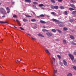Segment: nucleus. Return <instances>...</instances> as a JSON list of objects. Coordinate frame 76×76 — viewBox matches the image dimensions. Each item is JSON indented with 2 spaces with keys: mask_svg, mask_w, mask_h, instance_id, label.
I'll return each instance as SVG.
<instances>
[{
  "mask_svg": "<svg viewBox=\"0 0 76 76\" xmlns=\"http://www.w3.org/2000/svg\"><path fill=\"white\" fill-rule=\"evenodd\" d=\"M0 12L3 14H5L6 13V11L3 8H0Z\"/></svg>",
  "mask_w": 76,
  "mask_h": 76,
  "instance_id": "nucleus-1",
  "label": "nucleus"
},
{
  "mask_svg": "<svg viewBox=\"0 0 76 76\" xmlns=\"http://www.w3.org/2000/svg\"><path fill=\"white\" fill-rule=\"evenodd\" d=\"M69 56L70 58H71V60L73 61L74 59H75V58L73 55H72V54L69 53Z\"/></svg>",
  "mask_w": 76,
  "mask_h": 76,
  "instance_id": "nucleus-2",
  "label": "nucleus"
},
{
  "mask_svg": "<svg viewBox=\"0 0 76 76\" xmlns=\"http://www.w3.org/2000/svg\"><path fill=\"white\" fill-rule=\"evenodd\" d=\"M46 34H47L48 37H50L53 35V34L51 33H46Z\"/></svg>",
  "mask_w": 76,
  "mask_h": 76,
  "instance_id": "nucleus-3",
  "label": "nucleus"
},
{
  "mask_svg": "<svg viewBox=\"0 0 76 76\" xmlns=\"http://www.w3.org/2000/svg\"><path fill=\"white\" fill-rule=\"evenodd\" d=\"M63 61L64 64L65 66H67V62H66V61H65L64 60H63Z\"/></svg>",
  "mask_w": 76,
  "mask_h": 76,
  "instance_id": "nucleus-4",
  "label": "nucleus"
},
{
  "mask_svg": "<svg viewBox=\"0 0 76 76\" xmlns=\"http://www.w3.org/2000/svg\"><path fill=\"white\" fill-rule=\"evenodd\" d=\"M52 20H53V21H54V22H58V20L54 18L52 19Z\"/></svg>",
  "mask_w": 76,
  "mask_h": 76,
  "instance_id": "nucleus-5",
  "label": "nucleus"
},
{
  "mask_svg": "<svg viewBox=\"0 0 76 76\" xmlns=\"http://www.w3.org/2000/svg\"><path fill=\"white\" fill-rule=\"evenodd\" d=\"M0 23H8V22H3V21H0Z\"/></svg>",
  "mask_w": 76,
  "mask_h": 76,
  "instance_id": "nucleus-6",
  "label": "nucleus"
},
{
  "mask_svg": "<svg viewBox=\"0 0 76 76\" xmlns=\"http://www.w3.org/2000/svg\"><path fill=\"white\" fill-rule=\"evenodd\" d=\"M50 13L51 15H53V16H55V15H56V13L54 12H52Z\"/></svg>",
  "mask_w": 76,
  "mask_h": 76,
  "instance_id": "nucleus-7",
  "label": "nucleus"
},
{
  "mask_svg": "<svg viewBox=\"0 0 76 76\" xmlns=\"http://www.w3.org/2000/svg\"><path fill=\"white\" fill-rule=\"evenodd\" d=\"M40 22L42 23H46V22L42 20H40Z\"/></svg>",
  "mask_w": 76,
  "mask_h": 76,
  "instance_id": "nucleus-8",
  "label": "nucleus"
},
{
  "mask_svg": "<svg viewBox=\"0 0 76 76\" xmlns=\"http://www.w3.org/2000/svg\"><path fill=\"white\" fill-rule=\"evenodd\" d=\"M45 51H46V53H47L48 54V55H50V53L49 52V51H48V50H45Z\"/></svg>",
  "mask_w": 76,
  "mask_h": 76,
  "instance_id": "nucleus-9",
  "label": "nucleus"
},
{
  "mask_svg": "<svg viewBox=\"0 0 76 76\" xmlns=\"http://www.w3.org/2000/svg\"><path fill=\"white\" fill-rule=\"evenodd\" d=\"M31 21L34 22H37V20L35 19H31Z\"/></svg>",
  "mask_w": 76,
  "mask_h": 76,
  "instance_id": "nucleus-10",
  "label": "nucleus"
},
{
  "mask_svg": "<svg viewBox=\"0 0 76 76\" xmlns=\"http://www.w3.org/2000/svg\"><path fill=\"white\" fill-rule=\"evenodd\" d=\"M37 28V25L36 24H35L33 27V28L34 29H36Z\"/></svg>",
  "mask_w": 76,
  "mask_h": 76,
  "instance_id": "nucleus-11",
  "label": "nucleus"
},
{
  "mask_svg": "<svg viewBox=\"0 0 76 76\" xmlns=\"http://www.w3.org/2000/svg\"><path fill=\"white\" fill-rule=\"evenodd\" d=\"M70 6L71 7H73V8H74V7H75V6L74 5V4H70Z\"/></svg>",
  "mask_w": 76,
  "mask_h": 76,
  "instance_id": "nucleus-12",
  "label": "nucleus"
},
{
  "mask_svg": "<svg viewBox=\"0 0 76 76\" xmlns=\"http://www.w3.org/2000/svg\"><path fill=\"white\" fill-rule=\"evenodd\" d=\"M54 9H58V6H54Z\"/></svg>",
  "mask_w": 76,
  "mask_h": 76,
  "instance_id": "nucleus-13",
  "label": "nucleus"
},
{
  "mask_svg": "<svg viewBox=\"0 0 76 76\" xmlns=\"http://www.w3.org/2000/svg\"><path fill=\"white\" fill-rule=\"evenodd\" d=\"M70 42L72 44V45H76V44L73 42L71 41Z\"/></svg>",
  "mask_w": 76,
  "mask_h": 76,
  "instance_id": "nucleus-14",
  "label": "nucleus"
},
{
  "mask_svg": "<svg viewBox=\"0 0 76 76\" xmlns=\"http://www.w3.org/2000/svg\"><path fill=\"white\" fill-rule=\"evenodd\" d=\"M70 38L72 39H75V37L73 36H70Z\"/></svg>",
  "mask_w": 76,
  "mask_h": 76,
  "instance_id": "nucleus-15",
  "label": "nucleus"
},
{
  "mask_svg": "<svg viewBox=\"0 0 76 76\" xmlns=\"http://www.w3.org/2000/svg\"><path fill=\"white\" fill-rule=\"evenodd\" d=\"M51 31L52 32H54V33L56 32V29H53L51 30Z\"/></svg>",
  "mask_w": 76,
  "mask_h": 76,
  "instance_id": "nucleus-16",
  "label": "nucleus"
},
{
  "mask_svg": "<svg viewBox=\"0 0 76 76\" xmlns=\"http://www.w3.org/2000/svg\"><path fill=\"white\" fill-rule=\"evenodd\" d=\"M31 0H25V2H28V3H30L31 2Z\"/></svg>",
  "mask_w": 76,
  "mask_h": 76,
  "instance_id": "nucleus-17",
  "label": "nucleus"
},
{
  "mask_svg": "<svg viewBox=\"0 0 76 76\" xmlns=\"http://www.w3.org/2000/svg\"><path fill=\"white\" fill-rule=\"evenodd\" d=\"M60 9H64V7L62 6H61L60 7Z\"/></svg>",
  "mask_w": 76,
  "mask_h": 76,
  "instance_id": "nucleus-18",
  "label": "nucleus"
},
{
  "mask_svg": "<svg viewBox=\"0 0 76 76\" xmlns=\"http://www.w3.org/2000/svg\"><path fill=\"white\" fill-rule=\"evenodd\" d=\"M42 31L43 32H48V30L45 29H42Z\"/></svg>",
  "mask_w": 76,
  "mask_h": 76,
  "instance_id": "nucleus-19",
  "label": "nucleus"
},
{
  "mask_svg": "<svg viewBox=\"0 0 76 76\" xmlns=\"http://www.w3.org/2000/svg\"><path fill=\"white\" fill-rule=\"evenodd\" d=\"M72 13L73 15H76V11H73Z\"/></svg>",
  "mask_w": 76,
  "mask_h": 76,
  "instance_id": "nucleus-20",
  "label": "nucleus"
},
{
  "mask_svg": "<svg viewBox=\"0 0 76 76\" xmlns=\"http://www.w3.org/2000/svg\"><path fill=\"white\" fill-rule=\"evenodd\" d=\"M39 7H43L44 6V4H39Z\"/></svg>",
  "mask_w": 76,
  "mask_h": 76,
  "instance_id": "nucleus-21",
  "label": "nucleus"
},
{
  "mask_svg": "<svg viewBox=\"0 0 76 76\" xmlns=\"http://www.w3.org/2000/svg\"><path fill=\"white\" fill-rule=\"evenodd\" d=\"M38 36H39V37H44V36L41 34H38Z\"/></svg>",
  "mask_w": 76,
  "mask_h": 76,
  "instance_id": "nucleus-22",
  "label": "nucleus"
},
{
  "mask_svg": "<svg viewBox=\"0 0 76 76\" xmlns=\"http://www.w3.org/2000/svg\"><path fill=\"white\" fill-rule=\"evenodd\" d=\"M67 76H72V74L71 73H69L67 75Z\"/></svg>",
  "mask_w": 76,
  "mask_h": 76,
  "instance_id": "nucleus-23",
  "label": "nucleus"
},
{
  "mask_svg": "<svg viewBox=\"0 0 76 76\" xmlns=\"http://www.w3.org/2000/svg\"><path fill=\"white\" fill-rule=\"evenodd\" d=\"M63 42L64 44H67V42H66V41L65 40H63Z\"/></svg>",
  "mask_w": 76,
  "mask_h": 76,
  "instance_id": "nucleus-24",
  "label": "nucleus"
},
{
  "mask_svg": "<svg viewBox=\"0 0 76 76\" xmlns=\"http://www.w3.org/2000/svg\"><path fill=\"white\" fill-rule=\"evenodd\" d=\"M50 7L52 9H54V6H53V5H51Z\"/></svg>",
  "mask_w": 76,
  "mask_h": 76,
  "instance_id": "nucleus-25",
  "label": "nucleus"
},
{
  "mask_svg": "<svg viewBox=\"0 0 76 76\" xmlns=\"http://www.w3.org/2000/svg\"><path fill=\"white\" fill-rule=\"evenodd\" d=\"M50 1L53 3H55V1H54V0H50Z\"/></svg>",
  "mask_w": 76,
  "mask_h": 76,
  "instance_id": "nucleus-26",
  "label": "nucleus"
},
{
  "mask_svg": "<svg viewBox=\"0 0 76 76\" xmlns=\"http://www.w3.org/2000/svg\"><path fill=\"white\" fill-rule=\"evenodd\" d=\"M69 10H70V11H72V10H74V9L72 8H69Z\"/></svg>",
  "mask_w": 76,
  "mask_h": 76,
  "instance_id": "nucleus-27",
  "label": "nucleus"
},
{
  "mask_svg": "<svg viewBox=\"0 0 76 76\" xmlns=\"http://www.w3.org/2000/svg\"><path fill=\"white\" fill-rule=\"evenodd\" d=\"M57 56L59 58V59H60V58H61V56H60L59 55H57Z\"/></svg>",
  "mask_w": 76,
  "mask_h": 76,
  "instance_id": "nucleus-28",
  "label": "nucleus"
},
{
  "mask_svg": "<svg viewBox=\"0 0 76 76\" xmlns=\"http://www.w3.org/2000/svg\"><path fill=\"white\" fill-rule=\"evenodd\" d=\"M25 16L26 17H28V18H31V16L29 15H25Z\"/></svg>",
  "mask_w": 76,
  "mask_h": 76,
  "instance_id": "nucleus-29",
  "label": "nucleus"
},
{
  "mask_svg": "<svg viewBox=\"0 0 76 76\" xmlns=\"http://www.w3.org/2000/svg\"><path fill=\"white\" fill-rule=\"evenodd\" d=\"M33 4H37L38 3H37L36 2H33Z\"/></svg>",
  "mask_w": 76,
  "mask_h": 76,
  "instance_id": "nucleus-30",
  "label": "nucleus"
},
{
  "mask_svg": "<svg viewBox=\"0 0 76 76\" xmlns=\"http://www.w3.org/2000/svg\"><path fill=\"white\" fill-rule=\"evenodd\" d=\"M64 31H67V28H66L64 27Z\"/></svg>",
  "mask_w": 76,
  "mask_h": 76,
  "instance_id": "nucleus-31",
  "label": "nucleus"
},
{
  "mask_svg": "<svg viewBox=\"0 0 76 76\" xmlns=\"http://www.w3.org/2000/svg\"><path fill=\"white\" fill-rule=\"evenodd\" d=\"M69 20L71 22H73L74 20L72 19H70Z\"/></svg>",
  "mask_w": 76,
  "mask_h": 76,
  "instance_id": "nucleus-32",
  "label": "nucleus"
},
{
  "mask_svg": "<svg viewBox=\"0 0 76 76\" xmlns=\"http://www.w3.org/2000/svg\"><path fill=\"white\" fill-rule=\"evenodd\" d=\"M23 20L24 22H26V21H27V20L25 19H23Z\"/></svg>",
  "mask_w": 76,
  "mask_h": 76,
  "instance_id": "nucleus-33",
  "label": "nucleus"
},
{
  "mask_svg": "<svg viewBox=\"0 0 76 76\" xmlns=\"http://www.w3.org/2000/svg\"><path fill=\"white\" fill-rule=\"evenodd\" d=\"M73 68L75 70H76V66H73Z\"/></svg>",
  "mask_w": 76,
  "mask_h": 76,
  "instance_id": "nucleus-34",
  "label": "nucleus"
},
{
  "mask_svg": "<svg viewBox=\"0 0 76 76\" xmlns=\"http://www.w3.org/2000/svg\"><path fill=\"white\" fill-rule=\"evenodd\" d=\"M13 18H17V16L16 15H13Z\"/></svg>",
  "mask_w": 76,
  "mask_h": 76,
  "instance_id": "nucleus-35",
  "label": "nucleus"
},
{
  "mask_svg": "<svg viewBox=\"0 0 76 76\" xmlns=\"http://www.w3.org/2000/svg\"><path fill=\"white\" fill-rule=\"evenodd\" d=\"M71 3H75V1L73 0L71 1Z\"/></svg>",
  "mask_w": 76,
  "mask_h": 76,
  "instance_id": "nucleus-36",
  "label": "nucleus"
},
{
  "mask_svg": "<svg viewBox=\"0 0 76 76\" xmlns=\"http://www.w3.org/2000/svg\"><path fill=\"white\" fill-rule=\"evenodd\" d=\"M64 13L66 15H67V11H65L64 12Z\"/></svg>",
  "mask_w": 76,
  "mask_h": 76,
  "instance_id": "nucleus-37",
  "label": "nucleus"
},
{
  "mask_svg": "<svg viewBox=\"0 0 76 76\" xmlns=\"http://www.w3.org/2000/svg\"><path fill=\"white\" fill-rule=\"evenodd\" d=\"M40 17H44V15L43 14H42L40 15Z\"/></svg>",
  "mask_w": 76,
  "mask_h": 76,
  "instance_id": "nucleus-38",
  "label": "nucleus"
},
{
  "mask_svg": "<svg viewBox=\"0 0 76 76\" xmlns=\"http://www.w3.org/2000/svg\"><path fill=\"white\" fill-rule=\"evenodd\" d=\"M31 38L32 39H33V40H34V41H35V40H36V39L33 38L32 37H31Z\"/></svg>",
  "mask_w": 76,
  "mask_h": 76,
  "instance_id": "nucleus-39",
  "label": "nucleus"
},
{
  "mask_svg": "<svg viewBox=\"0 0 76 76\" xmlns=\"http://www.w3.org/2000/svg\"><path fill=\"white\" fill-rule=\"evenodd\" d=\"M16 21L17 22V23L19 25V21H18V20H16Z\"/></svg>",
  "mask_w": 76,
  "mask_h": 76,
  "instance_id": "nucleus-40",
  "label": "nucleus"
},
{
  "mask_svg": "<svg viewBox=\"0 0 76 76\" xmlns=\"http://www.w3.org/2000/svg\"><path fill=\"white\" fill-rule=\"evenodd\" d=\"M57 31H58V32H59L60 33H61V31L60 30H58Z\"/></svg>",
  "mask_w": 76,
  "mask_h": 76,
  "instance_id": "nucleus-41",
  "label": "nucleus"
},
{
  "mask_svg": "<svg viewBox=\"0 0 76 76\" xmlns=\"http://www.w3.org/2000/svg\"><path fill=\"white\" fill-rule=\"evenodd\" d=\"M52 59L54 62H55V61H56V59H55L54 58H53Z\"/></svg>",
  "mask_w": 76,
  "mask_h": 76,
  "instance_id": "nucleus-42",
  "label": "nucleus"
},
{
  "mask_svg": "<svg viewBox=\"0 0 76 76\" xmlns=\"http://www.w3.org/2000/svg\"><path fill=\"white\" fill-rule=\"evenodd\" d=\"M57 72V70H54V73H56Z\"/></svg>",
  "mask_w": 76,
  "mask_h": 76,
  "instance_id": "nucleus-43",
  "label": "nucleus"
},
{
  "mask_svg": "<svg viewBox=\"0 0 76 76\" xmlns=\"http://www.w3.org/2000/svg\"><path fill=\"white\" fill-rule=\"evenodd\" d=\"M6 9L7 10H10V9H9V8L8 7H7Z\"/></svg>",
  "mask_w": 76,
  "mask_h": 76,
  "instance_id": "nucleus-44",
  "label": "nucleus"
},
{
  "mask_svg": "<svg viewBox=\"0 0 76 76\" xmlns=\"http://www.w3.org/2000/svg\"><path fill=\"white\" fill-rule=\"evenodd\" d=\"M20 28L21 29V30H23V31H24V29L23 28L21 27H20Z\"/></svg>",
  "mask_w": 76,
  "mask_h": 76,
  "instance_id": "nucleus-45",
  "label": "nucleus"
},
{
  "mask_svg": "<svg viewBox=\"0 0 76 76\" xmlns=\"http://www.w3.org/2000/svg\"><path fill=\"white\" fill-rule=\"evenodd\" d=\"M58 1H59V2H61V1H63L62 0H58Z\"/></svg>",
  "mask_w": 76,
  "mask_h": 76,
  "instance_id": "nucleus-46",
  "label": "nucleus"
},
{
  "mask_svg": "<svg viewBox=\"0 0 76 76\" xmlns=\"http://www.w3.org/2000/svg\"><path fill=\"white\" fill-rule=\"evenodd\" d=\"M59 26H60V27H62V26H63V24H60L59 25Z\"/></svg>",
  "mask_w": 76,
  "mask_h": 76,
  "instance_id": "nucleus-47",
  "label": "nucleus"
},
{
  "mask_svg": "<svg viewBox=\"0 0 76 76\" xmlns=\"http://www.w3.org/2000/svg\"><path fill=\"white\" fill-rule=\"evenodd\" d=\"M10 12V10H7V13H9V12Z\"/></svg>",
  "mask_w": 76,
  "mask_h": 76,
  "instance_id": "nucleus-48",
  "label": "nucleus"
},
{
  "mask_svg": "<svg viewBox=\"0 0 76 76\" xmlns=\"http://www.w3.org/2000/svg\"><path fill=\"white\" fill-rule=\"evenodd\" d=\"M59 64H61V65H62L63 64V63L61 62H60L59 63Z\"/></svg>",
  "mask_w": 76,
  "mask_h": 76,
  "instance_id": "nucleus-49",
  "label": "nucleus"
},
{
  "mask_svg": "<svg viewBox=\"0 0 76 76\" xmlns=\"http://www.w3.org/2000/svg\"><path fill=\"white\" fill-rule=\"evenodd\" d=\"M16 62L18 64V63H19V61H18V60H17V61Z\"/></svg>",
  "mask_w": 76,
  "mask_h": 76,
  "instance_id": "nucleus-50",
  "label": "nucleus"
},
{
  "mask_svg": "<svg viewBox=\"0 0 76 76\" xmlns=\"http://www.w3.org/2000/svg\"><path fill=\"white\" fill-rule=\"evenodd\" d=\"M43 10H45V8L44 7H42L41 8Z\"/></svg>",
  "mask_w": 76,
  "mask_h": 76,
  "instance_id": "nucleus-51",
  "label": "nucleus"
},
{
  "mask_svg": "<svg viewBox=\"0 0 76 76\" xmlns=\"http://www.w3.org/2000/svg\"><path fill=\"white\" fill-rule=\"evenodd\" d=\"M74 54H75V55H76V52H75L74 53Z\"/></svg>",
  "mask_w": 76,
  "mask_h": 76,
  "instance_id": "nucleus-52",
  "label": "nucleus"
},
{
  "mask_svg": "<svg viewBox=\"0 0 76 76\" xmlns=\"http://www.w3.org/2000/svg\"><path fill=\"white\" fill-rule=\"evenodd\" d=\"M73 62H74V63H76V60H74V61Z\"/></svg>",
  "mask_w": 76,
  "mask_h": 76,
  "instance_id": "nucleus-53",
  "label": "nucleus"
},
{
  "mask_svg": "<svg viewBox=\"0 0 76 76\" xmlns=\"http://www.w3.org/2000/svg\"><path fill=\"white\" fill-rule=\"evenodd\" d=\"M2 18H5V16H2Z\"/></svg>",
  "mask_w": 76,
  "mask_h": 76,
  "instance_id": "nucleus-54",
  "label": "nucleus"
},
{
  "mask_svg": "<svg viewBox=\"0 0 76 76\" xmlns=\"http://www.w3.org/2000/svg\"><path fill=\"white\" fill-rule=\"evenodd\" d=\"M33 7H36V6H35V5H33Z\"/></svg>",
  "mask_w": 76,
  "mask_h": 76,
  "instance_id": "nucleus-55",
  "label": "nucleus"
},
{
  "mask_svg": "<svg viewBox=\"0 0 76 76\" xmlns=\"http://www.w3.org/2000/svg\"><path fill=\"white\" fill-rule=\"evenodd\" d=\"M32 13L34 15H35V12H32Z\"/></svg>",
  "mask_w": 76,
  "mask_h": 76,
  "instance_id": "nucleus-56",
  "label": "nucleus"
},
{
  "mask_svg": "<svg viewBox=\"0 0 76 76\" xmlns=\"http://www.w3.org/2000/svg\"><path fill=\"white\" fill-rule=\"evenodd\" d=\"M14 3H15V2H12V4H13Z\"/></svg>",
  "mask_w": 76,
  "mask_h": 76,
  "instance_id": "nucleus-57",
  "label": "nucleus"
},
{
  "mask_svg": "<svg viewBox=\"0 0 76 76\" xmlns=\"http://www.w3.org/2000/svg\"><path fill=\"white\" fill-rule=\"evenodd\" d=\"M43 28H45V27L43 26Z\"/></svg>",
  "mask_w": 76,
  "mask_h": 76,
  "instance_id": "nucleus-58",
  "label": "nucleus"
},
{
  "mask_svg": "<svg viewBox=\"0 0 76 76\" xmlns=\"http://www.w3.org/2000/svg\"><path fill=\"white\" fill-rule=\"evenodd\" d=\"M28 35H29V36H31V34H28Z\"/></svg>",
  "mask_w": 76,
  "mask_h": 76,
  "instance_id": "nucleus-59",
  "label": "nucleus"
},
{
  "mask_svg": "<svg viewBox=\"0 0 76 76\" xmlns=\"http://www.w3.org/2000/svg\"><path fill=\"white\" fill-rule=\"evenodd\" d=\"M35 0V1H38V0Z\"/></svg>",
  "mask_w": 76,
  "mask_h": 76,
  "instance_id": "nucleus-60",
  "label": "nucleus"
},
{
  "mask_svg": "<svg viewBox=\"0 0 76 76\" xmlns=\"http://www.w3.org/2000/svg\"><path fill=\"white\" fill-rule=\"evenodd\" d=\"M14 27H15V28H17V27H15V26H14Z\"/></svg>",
  "mask_w": 76,
  "mask_h": 76,
  "instance_id": "nucleus-61",
  "label": "nucleus"
},
{
  "mask_svg": "<svg viewBox=\"0 0 76 76\" xmlns=\"http://www.w3.org/2000/svg\"><path fill=\"white\" fill-rule=\"evenodd\" d=\"M56 40H57V41H58V39H57Z\"/></svg>",
  "mask_w": 76,
  "mask_h": 76,
  "instance_id": "nucleus-62",
  "label": "nucleus"
},
{
  "mask_svg": "<svg viewBox=\"0 0 76 76\" xmlns=\"http://www.w3.org/2000/svg\"><path fill=\"white\" fill-rule=\"evenodd\" d=\"M0 4H1V3H0Z\"/></svg>",
  "mask_w": 76,
  "mask_h": 76,
  "instance_id": "nucleus-63",
  "label": "nucleus"
},
{
  "mask_svg": "<svg viewBox=\"0 0 76 76\" xmlns=\"http://www.w3.org/2000/svg\"><path fill=\"white\" fill-rule=\"evenodd\" d=\"M27 35H28V34H29L27 33Z\"/></svg>",
  "mask_w": 76,
  "mask_h": 76,
  "instance_id": "nucleus-64",
  "label": "nucleus"
}]
</instances>
